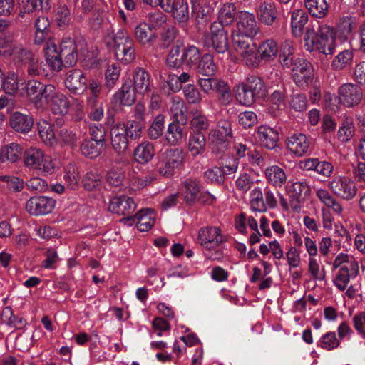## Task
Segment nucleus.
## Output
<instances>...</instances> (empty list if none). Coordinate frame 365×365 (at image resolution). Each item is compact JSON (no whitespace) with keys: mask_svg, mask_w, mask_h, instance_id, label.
<instances>
[{"mask_svg":"<svg viewBox=\"0 0 365 365\" xmlns=\"http://www.w3.org/2000/svg\"><path fill=\"white\" fill-rule=\"evenodd\" d=\"M44 51L46 62L51 68L56 71H61L63 66H73L79 56L86 57L88 53L84 41H76L70 38L63 39L58 49L57 45L49 40Z\"/></svg>","mask_w":365,"mask_h":365,"instance_id":"obj_1","label":"nucleus"},{"mask_svg":"<svg viewBox=\"0 0 365 365\" xmlns=\"http://www.w3.org/2000/svg\"><path fill=\"white\" fill-rule=\"evenodd\" d=\"M304 39L309 51L317 50L325 55L333 53L335 35L333 29L327 24L312 23L307 29Z\"/></svg>","mask_w":365,"mask_h":365,"instance_id":"obj_2","label":"nucleus"},{"mask_svg":"<svg viewBox=\"0 0 365 365\" xmlns=\"http://www.w3.org/2000/svg\"><path fill=\"white\" fill-rule=\"evenodd\" d=\"M103 41L122 63L128 64L135 60V42L125 29H121L114 32L112 27L108 29Z\"/></svg>","mask_w":365,"mask_h":365,"instance_id":"obj_3","label":"nucleus"},{"mask_svg":"<svg viewBox=\"0 0 365 365\" xmlns=\"http://www.w3.org/2000/svg\"><path fill=\"white\" fill-rule=\"evenodd\" d=\"M184 152L181 148H170L160 152L157 168L158 173L165 177H170L174 170L183 164Z\"/></svg>","mask_w":365,"mask_h":365,"instance_id":"obj_4","label":"nucleus"},{"mask_svg":"<svg viewBox=\"0 0 365 365\" xmlns=\"http://www.w3.org/2000/svg\"><path fill=\"white\" fill-rule=\"evenodd\" d=\"M13 61L18 68L26 67L29 76H37L41 73V63L38 58L31 51L23 46H18L13 54Z\"/></svg>","mask_w":365,"mask_h":365,"instance_id":"obj_5","label":"nucleus"},{"mask_svg":"<svg viewBox=\"0 0 365 365\" xmlns=\"http://www.w3.org/2000/svg\"><path fill=\"white\" fill-rule=\"evenodd\" d=\"M211 35H204V44L212 47L218 53H224L228 50L227 31L219 24L213 22L210 25Z\"/></svg>","mask_w":365,"mask_h":365,"instance_id":"obj_6","label":"nucleus"},{"mask_svg":"<svg viewBox=\"0 0 365 365\" xmlns=\"http://www.w3.org/2000/svg\"><path fill=\"white\" fill-rule=\"evenodd\" d=\"M292 71L293 80L298 86H308L313 81V66L304 58H296V62L294 66L292 67Z\"/></svg>","mask_w":365,"mask_h":365,"instance_id":"obj_7","label":"nucleus"},{"mask_svg":"<svg viewBox=\"0 0 365 365\" xmlns=\"http://www.w3.org/2000/svg\"><path fill=\"white\" fill-rule=\"evenodd\" d=\"M232 135L231 123L228 120H220L217 128L210 133L213 149L225 152L228 147V140Z\"/></svg>","mask_w":365,"mask_h":365,"instance_id":"obj_8","label":"nucleus"},{"mask_svg":"<svg viewBox=\"0 0 365 365\" xmlns=\"http://www.w3.org/2000/svg\"><path fill=\"white\" fill-rule=\"evenodd\" d=\"M340 103L346 107H353L359 105L363 98V90L357 84L346 83L338 89Z\"/></svg>","mask_w":365,"mask_h":365,"instance_id":"obj_9","label":"nucleus"},{"mask_svg":"<svg viewBox=\"0 0 365 365\" xmlns=\"http://www.w3.org/2000/svg\"><path fill=\"white\" fill-rule=\"evenodd\" d=\"M329 187L335 195L346 200L353 199L357 192L355 182L348 178H334Z\"/></svg>","mask_w":365,"mask_h":365,"instance_id":"obj_10","label":"nucleus"},{"mask_svg":"<svg viewBox=\"0 0 365 365\" xmlns=\"http://www.w3.org/2000/svg\"><path fill=\"white\" fill-rule=\"evenodd\" d=\"M56 205V201L46 196H34L26 203V211L32 215H45L51 213Z\"/></svg>","mask_w":365,"mask_h":365,"instance_id":"obj_11","label":"nucleus"},{"mask_svg":"<svg viewBox=\"0 0 365 365\" xmlns=\"http://www.w3.org/2000/svg\"><path fill=\"white\" fill-rule=\"evenodd\" d=\"M65 86L75 95H81L87 89V79L79 69H72L66 73Z\"/></svg>","mask_w":365,"mask_h":365,"instance_id":"obj_12","label":"nucleus"},{"mask_svg":"<svg viewBox=\"0 0 365 365\" xmlns=\"http://www.w3.org/2000/svg\"><path fill=\"white\" fill-rule=\"evenodd\" d=\"M259 21L266 26H273L279 16L276 4L269 0L260 2L256 9Z\"/></svg>","mask_w":365,"mask_h":365,"instance_id":"obj_13","label":"nucleus"},{"mask_svg":"<svg viewBox=\"0 0 365 365\" xmlns=\"http://www.w3.org/2000/svg\"><path fill=\"white\" fill-rule=\"evenodd\" d=\"M110 141L114 151L118 155L125 154L128 148L129 136L124 127L118 123L110 129Z\"/></svg>","mask_w":365,"mask_h":365,"instance_id":"obj_14","label":"nucleus"},{"mask_svg":"<svg viewBox=\"0 0 365 365\" xmlns=\"http://www.w3.org/2000/svg\"><path fill=\"white\" fill-rule=\"evenodd\" d=\"M309 192L310 188L305 182H296L292 185L289 190V204L294 212H299L302 203Z\"/></svg>","mask_w":365,"mask_h":365,"instance_id":"obj_15","label":"nucleus"},{"mask_svg":"<svg viewBox=\"0 0 365 365\" xmlns=\"http://www.w3.org/2000/svg\"><path fill=\"white\" fill-rule=\"evenodd\" d=\"M135 204L133 200L126 195L116 196L110 200L108 210L119 215L132 216L131 214L135 210Z\"/></svg>","mask_w":365,"mask_h":365,"instance_id":"obj_16","label":"nucleus"},{"mask_svg":"<svg viewBox=\"0 0 365 365\" xmlns=\"http://www.w3.org/2000/svg\"><path fill=\"white\" fill-rule=\"evenodd\" d=\"M123 220L126 221L130 225L137 220L136 226L140 232L151 229L155 221L153 211L150 209H142L136 215L124 217Z\"/></svg>","mask_w":365,"mask_h":365,"instance_id":"obj_17","label":"nucleus"},{"mask_svg":"<svg viewBox=\"0 0 365 365\" xmlns=\"http://www.w3.org/2000/svg\"><path fill=\"white\" fill-rule=\"evenodd\" d=\"M252 38L240 33L232 36V43L235 51L245 58L252 56L256 50V45L253 42Z\"/></svg>","mask_w":365,"mask_h":365,"instance_id":"obj_18","label":"nucleus"},{"mask_svg":"<svg viewBox=\"0 0 365 365\" xmlns=\"http://www.w3.org/2000/svg\"><path fill=\"white\" fill-rule=\"evenodd\" d=\"M197 240L201 245L213 244L219 246L223 241V237L220 227L207 226L199 230Z\"/></svg>","mask_w":365,"mask_h":365,"instance_id":"obj_19","label":"nucleus"},{"mask_svg":"<svg viewBox=\"0 0 365 365\" xmlns=\"http://www.w3.org/2000/svg\"><path fill=\"white\" fill-rule=\"evenodd\" d=\"M238 33L247 36L254 37L259 31V27L254 14L242 12L237 22Z\"/></svg>","mask_w":365,"mask_h":365,"instance_id":"obj_20","label":"nucleus"},{"mask_svg":"<svg viewBox=\"0 0 365 365\" xmlns=\"http://www.w3.org/2000/svg\"><path fill=\"white\" fill-rule=\"evenodd\" d=\"M134 34L137 41L143 46H151L157 39V34L149 24L140 22L135 29Z\"/></svg>","mask_w":365,"mask_h":365,"instance_id":"obj_21","label":"nucleus"},{"mask_svg":"<svg viewBox=\"0 0 365 365\" xmlns=\"http://www.w3.org/2000/svg\"><path fill=\"white\" fill-rule=\"evenodd\" d=\"M10 125L16 131L20 133H27L33 128L34 118L29 114H23L15 112L10 117Z\"/></svg>","mask_w":365,"mask_h":365,"instance_id":"obj_22","label":"nucleus"},{"mask_svg":"<svg viewBox=\"0 0 365 365\" xmlns=\"http://www.w3.org/2000/svg\"><path fill=\"white\" fill-rule=\"evenodd\" d=\"M46 106L50 107L54 114L63 115L67 113L70 103L66 96L55 88L51 97L46 104Z\"/></svg>","mask_w":365,"mask_h":365,"instance_id":"obj_23","label":"nucleus"},{"mask_svg":"<svg viewBox=\"0 0 365 365\" xmlns=\"http://www.w3.org/2000/svg\"><path fill=\"white\" fill-rule=\"evenodd\" d=\"M309 147L307 136L302 133L293 134L287 140V148L295 155L302 156Z\"/></svg>","mask_w":365,"mask_h":365,"instance_id":"obj_24","label":"nucleus"},{"mask_svg":"<svg viewBox=\"0 0 365 365\" xmlns=\"http://www.w3.org/2000/svg\"><path fill=\"white\" fill-rule=\"evenodd\" d=\"M43 160L44 154L40 149L31 148L24 153V161L26 166L37 170L43 169L48 172V168L45 166Z\"/></svg>","mask_w":365,"mask_h":365,"instance_id":"obj_25","label":"nucleus"},{"mask_svg":"<svg viewBox=\"0 0 365 365\" xmlns=\"http://www.w3.org/2000/svg\"><path fill=\"white\" fill-rule=\"evenodd\" d=\"M257 135L264 147L272 150L277 146L279 136L278 133L274 129L262 125L258 128Z\"/></svg>","mask_w":365,"mask_h":365,"instance_id":"obj_26","label":"nucleus"},{"mask_svg":"<svg viewBox=\"0 0 365 365\" xmlns=\"http://www.w3.org/2000/svg\"><path fill=\"white\" fill-rule=\"evenodd\" d=\"M154 155V145L148 141H145L139 144L133 152L135 160L140 164L148 163L153 159Z\"/></svg>","mask_w":365,"mask_h":365,"instance_id":"obj_27","label":"nucleus"},{"mask_svg":"<svg viewBox=\"0 0 365 365\" xmlns=\"http://www.w3.org/2000/svg\"><path fill=\"white\" fill-rule=\"evenodd\" d=\"M105 147L104 143L85 138L81 143L80 149L84 156L94 159L101 154Z\"/></svg>","mask_w":365,"mask_h":365,"instance_id":"obj_28","label":"nucleus"},{"mask_svg":"<svg viewBox=\"0 0 365 365\" xmlns=\"http://www.w3.org/2000/svg\"><path fill=\"white\" fill-rule=\"evenodd\" d=\"M308 19L309 16L304 10L297 9L292 13L291 25L294 36L301 37L302 36L304 27L307 24Z\"/></svg>","mask_w":365,"mask_h":365,"instance_id":"obj_29","label":"nucleus"},{"mask_svg":"<svg viewBox=\"0 0 365 365\" xmlns=\"http://www.w3.org/2000/svg\"><path fill=\"white\" fill-rule=\"evenodd\" d=\"M134 88L137 93L145 94L149 91L150 75L142 68H137L133 73Z\"/></svg>","mask_w":365,"mask_h":365,"instance_id":"obj_30","label":"nucleus"},{"mask_svg":"<svg viewBox=\"0 0 365 365\" xmlns=\"http://www.w3.org/2000/svg\"><path fill=\"white\" fill-rule=\"evenodd\" d=\"M135 88H132L131 81H126L119 91L114 95V98L121 105L129 106L135 101Z\"/></svg>","mask_w":365,"mask_h":365,"instance_id":"obj_31","label":"nucleus"},{"mask_svg":"<svg viewBox=\"0 0 365 365\" xmlns=\"http://www.w3.org/2000/svg\"><path fill=\"white\" fill-rule=\"evenodd\" d=\"M279 52L277 43L273 39L263 41L258 48V53L261 60L269 61L273 60Z\"/></svg>","mask_w":365,"mask_h":365,"instance_id":"obj_32","label":"nucleus"},{"mask_svg":"<svg viewBox=\"0 0 365 365\" xmlns=\"http://www.w3.org/2000/svg\"><path fill=\"white\" fill-rule=\"evenodd\" d=\"M236 15V7L233 3L225 4L218 12V21L216 24H220L225 28L231 25L235 19Z\"/></svg>","mask_w":365,"mask_h":365,"instance_id":"obj_33","label":"nucleus"},{"mask_svg":"<svg viewBox=\"0 0 365 365\" xmlns=\"http://www.w3.org/2000/svg\"><path fill=\"white\" fill-rule=\"evenodd\" d=\"M14 42L15 37L13 32H8L0 36V56L3 57L12 56L18 47Z\"/></svg>","mask_w":365,"mask_h":365,"instance_id":"obj_34","label":"nucleus"},{"mask_svg":"<svg viewBox=\"0 0 365 365\" xmlns=\"http://www.w3.org/2000/svg\"><path fill=\"white\" fill-rule=\"evenodd\" d=\"M217 68L213 57L210 54H205L194 69L202 76L211 77L215 74Z\"/></svg>","mask_w":365,"mask_h":365,"instance_id":"obj_35","label":"nucleus"},{"mask_svg":"<svg viewBox=\"0 0 365 365\" xmlns=\"http://www.w3.org/2000/svg\"><path fill=\"white\" fill-rule=\"evenodd\" d=\"M22 155V148L17 143H11L4 146L0 151V160L15 163Z\"/></svg>","mask_w":365,"mask_h":365,"instance_id":"obj_36","label":"nucleus"},{"mask_svg":"<svg viewBox=\"0 0 365 365\" xmlns=\"http://www.w3.org/2000/svg\"><path fill=\"white\" fill-rule=\"evenodd\" d=\"M19 78L18 75L10 71L4 74L0 88H2L6 94L14 96L19 91Z\"/></svg>","mask_w":365,"mask_h":365,"instance_id":"obj_37","label":"nucleus"},{"mask_svg":"<svg viewBox=\"0 0 365 365\" xmlns=\"http://www.w3.org/2000/svg\"><path fill=\"white\" fill-rule=\"evenodd\" d=\"M304 4L312 16L324 17L328 12V4L326 0H305Z\"/></svg>","mask_w":365,"mask_h":365,"instance_id":"obj_38","label":"nucleus"},{"mask_svg":"<svg viewBox=\"0 0 365 365\" xmlns=\"http://www.w3.org/2000/svg\"><path fill=\"white\" fill-rule=\"evenodd\" d=\"M245 83L247 86L248 89H250L258 99L262 98L266 96L267 88L260 77L250 76L247 78Z\"/></svg>","mask_w":365,"mask_h":365,"instance_id":"obj_39","label":"nucleus"},{"mask_svg":"<svg viewBox=\"0 0 365 365\" xmlns=\"http://www.w3.org/2000/svg\"><path fill=\"white\" fill-rule=\"evenodd\" d=\"M168 66L175 68L184 64V47L180 45L173 46L166 59Z\"/></svg>","mask_w":365,"mask_h":365,"instance_id":"obj_40","label":"nucleus"},{"mask_svg":"<svg viewBox=\"0 0 365 365\" xmlns=\"http://www.w3.org/2000/svg\"><path fill=\"white\" fill-rule=\"evenodd\" d=\"M185 137L183 128L177 123L168 125L165 140L170 145H179Z\"/></svg>","mask_w":365,"mask_h":365,"instance_id":"obj_41","label":"nucleus"},{"mask_svg":"<svg viewBox=\"0 0 365 365\" xmlns=\"http://www.w3.org/2000/svg\"><path fill=\"white\" fill-rule=\"evenodd\" d=\"M236 98L242 105L251 106L258 98L248 89L247 86L242 82L236 86Z\"/></svg>","mask_w":365,"mask_h":365,"instance_id":"obj_42","label":"nucleus"},{"mask_svg":"<svg viewBox=\"0 0 365 365\" xmlns=\"http://www.w3.org/2000/svg\"><path fill=\"white\" fill-rule=\"evenodd\" d=\"M38 134L45 144L52 146L56 143V138L51 124L46 120L37 123Z\"/></svg>","mask_w":365,"mask_h":365,"instance_id":"obj_43","label":"nucleus"},{"mask_svg":"<svg viewBox=\"0 0 365 365\" xmlns=\"http://www.w3.org/2000/svg\"><path fill=\"white\" fill-rule=\"evenodd\" d=\"M265 175L268 181L274 185H282L287 180L283 169L277 165L268 167L265 170Z\"/></svg>","mask_w":365,"mask_h":365,"instance_id":"obj_44","label":"nucleus"},{"mask_svg":"<svg viewBox=\"0 0 365 365\" xmlns=\"http://www.w3.org/2000/svg\"><path fill=\"white\" fill-rule=\"evenodd\" d=\"M118 124L124 127L125 132L128 133L130 139L133 140L139 139L141 137L142 132L146 126L132 119L125 123H118Z\"/></svg>","mask_w":365,"mask_h":365,"instance_id":"obj_45","label":"nucleus"},{"mask_svg":"<svg viewBox=\"0 0 365 365\" xmlns=\"http://www.w3.org/2000/svg\"><path fill=\"white\" fill-rule=\"evenodd\" d=\"M205 137L202 133H194L189 141V148L192 155L196 156L202 153L205 148Z\"/></svg>","mask_w":365,"mask_h":365,"instance_id":"obj_46","label":"nucleus"},{"mask_svg":"<svg viewBox=\"0 0 365 365\" xmlns=\"http://www.w3.org/2000/svg\"><path fill=\"white\" fill-rule=\"evenodd\" d=\"M55 88L53 84H43V87L39 91L40 94L36 98L34 104L36 109H44L46 108V104L49 98L51 97Z\"/></svg>","mask_w":365,"mask_h":365,"instance_id":"obj_47","label":"nucleus"},{"mask_svg":"<svg viewBox=\"0 0 365 365\" xmlns=\"http://www.w3.org/2000/svg\"><path fill=\"white\" fill-rule=\"evenodd\" d=\"M165 116L158 115L148 129V136L151 140H157L163 135Z\"/></svg>","mask_w":365,"mask_h":365,"instance_id":"obj_48","label":"nucleus"},{"mask_svg":"<svg viewBox=\"0 0 365 365\" xmlns=\"http://www.w3.org/2000/svg\"><path fill=\"white\" fill-rule=\"evenodd\" d=\"M199 49L194 46L184 47V64L190 68H195L200 60Z\"/></svg>","mask_w":365,"mask_h":365,"instance_id":"obj_49","label":"nucleus"},{"mask_svg":"<svg viewBox=\"0 0 365 365\" xmlns=\"http://www.w3.org/2000/svg\"><path fill=\"white\" fill-rule=\"evenodd\" d=\"M214 91L218 94L220 101L223 105H227L230 100L231 91L227 83L219 78L216 79Z\"/></svg>","mask_w":365,"mask_h":365,"instance_id":"obj_50","label":"nucleus"},{"mask_svg":"<svg viewBox=\"0 0 365 365\" xmlns=\"http://www.w3.org/2000/svg\"><path fill=\"white\" fill-rule=\"evenodd\" d=\"M87 108L89 110L88 117L91 120L100 121L104 114L103 103L96 100H87Z\"/></svg>","mask_w":365,"mask_h":365,"instance_id":"obj_51","label":"nucleus"},{"mask_svg":"<svg viewBox=\"0 0 365 365\" xmlns=\"http://www.w3.org/2000/svg\"><path fill=\"white\" fill-rule=\"evenodd\" d=\"M43 83L38 80H29L25 85V93L29 101L34 104L36 98L40 94V89L43 87Z\"/></svg>","mask_w":365,"mask_h":365,"instance_id":"obj_52","label":"nucleus"},{"mask_svg":"<svg viewBox=\"0 0 365 365\" xmlns=\"http://www.w3.org/2000/svg\"><path fill=\"white\" fill-rule=\"evenodd\" d=\"M185 200L187 202H193L197 198L200 192V184L197 181L188 180L185 182Z\"/></svg>","mask_w":365,"mask_h":365,"instance_id":"obj_53","label":"nucleus"},{"mask_svg":"<svg viewBox=\"0 0 365 365\" xmlns=\"http://www.w3.org/2000/svg\"><path fill=\"white\" fill-rule=\"evenodd\" d=\"M177 9L172 14L173 17L179 23H186L189 19V7L187 1H177Z\"/></svg>","mask_w":365,"mask_h":365,"instance_id":"obj_54","label":"nucleus"},{"mask_svg":"<svg viewBox=\"0 0 365 365\" xmlns=\"http://www.w3.org/2000/svg\"><path fill=\"white\" fill-rule=\"evenodd\" d=\"M71 20V11L66 6H60L57 8L55 14V21L59 27H66Z\"/></svg>","mask_w":365,"mask_h":365,"instance_id":"obj_55","label":"nucleus"},{"mask_svg":"<svg viewBox=\"0 0 365 365\" xmlns=\"http://www.w3.org/2000/svg\"><path fill=\"white\" fill-rule=\"evenodd\" d=\"M101 177L100 175L93 172L87 173L83 178V187L87 190H93L101 185Z\"/></svg>","mask_w":365,"mask_h":365,"instance_id":"obj_56","label":"nucleus"},{"mask_svg":"<svg viewBox=\"0 0 365 365\" xmlns=\"http://www.w3.org/2000/svg\"><path fill=\"white\" fill-rule=\"evenodd\" d=\"M353 58V53L349 50H345L338 54L332 61V67L334 70L340 71L349 64Z\"/></svg>","mask_w":365,"mask_h":365,"instance_id":"obj_57","label":"nucleus"},{"mask_svg":"<svg viewBox=\"0 0 365 365\" xmlns=\"http://www.w3.org/2000/svg\"><path fill=\"white\" fill-rule=\"evenodd\" d=\"M354 130L351 120L346 118L338 131L339 139L342 142H347L354 135Z\"/></svg>","mask_w":365,"mask_h":365,"instance_id":"obj_58","label":"nucleus"},{"mask_svg":"<svg viewBox=\"0 0 365 365\" xmlns=\"http://www.w3.org/2000/svg\"><path fill=\"white\" fill-rule=\"evenodd\" d=\"M51 0H22V6L25 12H32L38 7L41 9H49Z\"/></svg>","mask_w":365,"mask_h":365,"instance_id":"obj_59","label":"nucleus"},{"mask_svg":"<svg viewBox=\"0 0 365 365\" xmlns=\"http://www.w3.org/2000/svg\"><path fill=\"white\" fill-rule=\"evenodd\" d=\"M183 93L187 102L190 104H198L202 98L198 89L192 84H188L183 88Z\"/></svg>","mask_w":365,"mask_h":365,"instance_id":"obj_60","label":"nucleus"},{"mask_svg":"<svg viewBox=\"0 0 365 365\" xmlns=\"http://www.w3.org/2000/svg\"><path fill=\"white\" fill-rule=\"evenodd\" d=\"M64 179L67 182V186L71 190H76L77 188L78 182L80 180V175L74 165H69L67 167Z\"/></svg>","mask_w":365,"mask_h":365,"instance_id":"obj_61","label":"nucleus"},{"mask_svg":"<svg viewBox=\"0 0 365 365\" xmlns=\"http://www.w3.org/2000/svg\"><path fill=\"white\" fill-rule=\"evenodd\" d=\"M251 207L255 211L264 212L266 206L263 200L262 193L258 188H255L251 192Z\"/></svg>","mask_w":365,"mask_h":365,"instance_id":"obj_62","label":"nucleus"},{"mask_svg":"<svg viewBox=\"0 0 365 365\" xmlns=\"http://www.w3.org/2000/svg\"><path fill=\"white\" fill-rule=\"evenodd\" d=\"M173 113L174 121L172 123L184 125L187 122V109L183 103H178L174 108H172Z\"/></svg>","mask_w":365,"mask_h":365,"instance_id":"obj_63","label":"nucleus"},{"mask_svg":"<svg viewBox=\"0 0 365 365\" xmlns=\"http://www.w3.org/2000/svg\"><path fill=\"white\" fill-rule=\"evenodd\" d=\"M120 68L112 65L109 66L105 73L106 82L105 86L109 90L111 89L117 82L119 78Z\"/></svg>","mask_w":365,"mask_h":365,"instance_id":"obj_64","label":"nucleus"}]
</instances>
